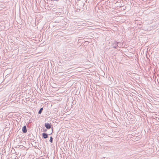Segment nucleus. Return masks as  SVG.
Instances as JSON below:
<instances>
[{"label":"nucleus","instance_id":"5","mask_svg":"<svg viewBox=\"0 0 159 159\" xmlns=\"http://www.w3.org/2000/svg\"><path fill=\"white\" fill-rule=\"evenodd\" d=\"M50 142H51V143H52V137H50Z\"/></svg>","mask_w":159,"mask_h":159},{"label":"nucleus","instance_id":"1","mask_svg":"<svg viewBox=\"0 0 159 159\" xmlns=\"http://www.w3.org/2000/svg\"><path fill=\"white\" fill-rule=\"evenodd\" d=\"M51 125H50L49 123H46L45 124V126L47 129H49L51 127Z\"/></svg>","mask_w":159,"mask_h":159},{"label":"nucleus","instance_id":"4","mask_svg":"<svg viewBox=\"0 0 159 159\" xmlns=\"http://www.w3.org/2000/svg\"><path fill=\"white\" fill-rule=\"evenodd\" d=\"M43 110V108H40V110H39V114H40L41 113V112H42V111Z\"/></svg>","mask_w":159,"mask_h":159},{"label":"nucleus","instance_id":"2","mask_svg":"<svg viewBox=\"0 0 159 159\" xmlns=\"http://www.w3.org/2000/svg\"><path fill=\"white\" fill-rule=\"evenodd\" d=\"M22 130L23 133H25L27 132L26 128L25 126H24L22 128Z\"/></svg>","mask_w":159,"mask_h":159},{"label":"nucleus","instance_id":"3","mask_svg":"<svg viewBox=\"0 0 159 159\" xmlns=\"http://www.w3.org/2000/svg\"><path fill=\"white\" fill-rule=\"evenodd\" d=\"M43 138L44 139L47 138L48 137V135L45 133H43Z\"/></svg>","mask_w":159,"mask_h":159}]
</instances>
